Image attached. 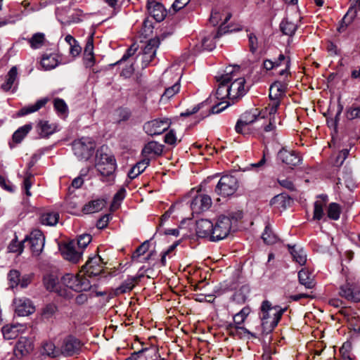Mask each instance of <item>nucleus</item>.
Here are the masks:
<instances>
[{
	"instance_id": "1",
	"label": "nucleus",
	"mask_w": 360,
	"mask_h": 360,
	"mask_svg": "<svg viewBox=\"0 0 360 360\" xmlns=\"http://www.w3.org/2000/svg\"><path fill=\"white\" fill-rule=\"evenodd\" d=\"M287 308H281L280 306H272L268 300L262 302L261 305V328L262 333L271 332L278 325L283 313Z\"/></svg>"
},
{
	"instance_id": "2",
	"label": "nucleus",
	"mask_w": 360,
	"mask_h": 360,
	"mask_svg": "<svg viewBox=\"0 0 360 360\" xmlns=\"http://www.w3.org/2000/svg\"><path fill=\"white\" fill-rule=\"evenodd\" d=\"M95 167L102 176V181H110L114 179V173L116 169V160L115 158L98 150L96 153Z\"/></svg>"
},
{
	"instance_id": "3",
	"label": "nucleus",
	"mask_w": 360,
	"mask_h": 360,
	"mask_svg": "<svg viewBox=\"0 0 360 360\" xmlns=\"http://www.w3.org/2000/svg\"><path fill=\"white\" fill-rule=\"evenodd\" d=\"M231 13L225 11H218L213 10L212 11L210 22L214 26H216L221 23L219 30L217 34V37H219L222 33L233 32V31H240L242 30L240 25H238L236 27H232V26L228 25L225 26L226 23L231 19Z\"/></svg>"
},
{
	"instance_id": "4",
	"label": "nucleus",
	"mask_w": 360,
	"mask_h": 360,
	"mask_svg": "<svg viewBox=\"0 0 360 360\" xmlns=\"http://www.w3.org/2000/svg\"><path fill=\"white\" fill-rule=\"evenodd\" d=\"M96 143L90 137H82L72 143L74 154L82 160H89L94 154Z\"/></svg>"
},
{
	"instance_id": "5",
	"label": "nucleus",
	"mask_w": 360,
	"mask_h": 360,
	"mask_svg": "<svg viewBox=\"0 0 360 360\" xmlns=\"http://www.w3.org/2000/svg\"><path fill=\"white\" fill-rule=\"evenodd\" d=\"M61 283L76 292L87 291L91 288L90 281L79 274H66L61 278Z\"/></svg>"
},
{
	"instance_id": "6",
	"label": "nucleus",
	"mask_w": 360,
	"mask_h": 360,
	"mask_svg": "<svg viewBox=\"0 0 360 360\" xmlns=\"http://www.w3.org/2000/svg\"><path fill=\"white\" fill-rule=\"evenodd\" d=\"M238 66H230L226 68L224 74L221 75L217 78L219 82V86L216 91V96L218 99H222L225 97L229 98V91L228 84L237 76Z\"/></svg>"
},
{
	"instance_id": "7",
	"label": "nucleus",
	"mask_w": 360,
	"mask_h": 360,
	"mask_svg": "<svg viewBox=\"0 0 360 360\" xmlns=\"http://www.w3.org/2000/svg\"><path fill=\"white\" fill-rule=\"evenodd\" d=\"M231 229L230 217L221 215L213 222L212 241L217 242L226 238Z\"/></svg>"
},
{
	"instance_id": "8",
	"label": "nucleus",
	"mask_w": 360,
	"mask_h": 360,
	"mask_svg": "<svg viewBox=\"0 0 360 360\" xmlns=\"http://www.w3.org/2000/svg\"><path fill=\"white\" fill-rule=\"evenodd\" d=\"M240 68L237 70L238 75L228 84L229 99L234 103L238 98L243 97L249 90L246 84V80L243 77L240 76Z\"/></svg>"
},
{
	"instance_id": "9",
	"label": "nucleus",
	"mask_w": 360,
	"mask_h": 360,
	"mask_svg": "<svg viewBox=\"0 0 360 360\" xmlns=\"http://www.w3.org/2000/svg\"><path fill=\"white\" fill-rule=\"evenodd\" d=\"M238 187L237 179L231 175L222 176L215 188V193L222 197L232 195Z\"/></svg>"
},
{
	"instance_id": "10",
	"label": "nucleus",
	"mask_w": 360,
	"mask_h": 360,
	"mask_svg": "<svg viewBox=\"0 0 360 360\" xmlns=\"http://www.w3.org/2000/svg\"><path fill=\"white\" fill-rule=\"evenodd\" d=\"M83 343L72 335L65 337L60 346V354L64 356L77 355L81 352Z\"/></svg>"
},
{
	"instance_id": "11",
	"label": "nucleus",
	"mask_w": 360,
	"mask_h": 360,
	"mask_svg": "<svg viewBox=\"0 0 360 360\" xmlns=\"http://www.w3.org/2000/svg\"><path fill=\"white\" fill-rule=\"evenodd\" d=\"M24 242H28L32 255L39 256L44 247L45 236L41 231L35 229L24 239Z\"/></svg>"
},
{
	"instance_id": "12",
	"label": "nucleus",
	"mask_w": 360,
	"mask_h": 360,
	"mask_svg": "<svg viewBox=\"0 0 360 360\" xmlns=\"http://www.w3.org/2000/svg\"><path fill=\"white\" fill-rule=\"evenodd\" d=\"M339 295L348 301L360 302V286L353 282L347 281L340 286Z\"/></svg>"
},
{
	"instance_id": "13",
	"label": "nucleus",
	"mask_w": 360,
	"mask_h": 360,
	"mask_svg": "<svg viewBox=\"0 0 360 360\" xmlns=\"http://www.w3.org/2000/svg\"><path fill=\"white\" fill-rule=\"evenodd\" d=\"M104 265L105 263L102 258L98 255H96L89 259L82 266V271L89 277L96 276L103 271Z\"/></svg>"
},
{
	"instance_id": "14",
	"label": "nucleus",
	"mask_w": 360,
	"mask_h": 360,
	"mask_svg": "<svg viewBox=\"0 0 360 360\" xmlns=\"http://www.w3.org/2000/svg\"><path fill=\"white\" fill-rule=\"evenodd\" d=\"M170 126V122L168 119L153 120L146 122L143 126L146 133L150 136L161 134L166 131Z\"/></svg>"
},
{
	"instance_id": "15",
	"label": "nucleus",
	"mask_w": 360,
	"mask_h": 360,
	"mask_svg": "<svg viewBox=\"0 0 360 360\" xmlns=\"http://www.w3.org/2000/svg\"><path fill=\"white\" fill-rule=\"evenodd\" d=\"M278 158L284 164L292 168L301 164L302 158L294 150L283 148L278 153Z\"/></svg>"
},
{
	"instance_id": "16",
	"label": "nucleus",
	"mask_w": 360,
	"mask_h": 360,
	"mask_svg": "<svg viewBox=\"0 0 360 360\" xmlns=\"http://www.w3.org/2000/svg\"><path fill=\"white\" fill-rule=\"evenodd\" d=\"M212 201L210 195L199 194L191 202V208L193 212L200 213L207 210L212 205Z\"/></svg>"
},
{
	"instance_id": "17",
	"label": "nucleus",
	"mask_w": 360,
	"mask_h": 360,
	"mask_svg": "<svg viewBox=\"0 0 360 360\" xmlns=\"http://www.w3.org/2000/svg\"><path fill=\"white\" fill-rule=\"evenodd\" d=\"M76 243L74 240L65 244L61 248L64 258L72 263H77L82 259V251L75 249Z\"/></svg>"
},
{
	"instance_id": "18",
	"label": "nucleus",
	"mask_w": 360,
	"mask_h": 360,
	"mask_svg": "<svg viewBox=\"0 0 360 360\" xmlns=\"http://www.w3.org/2000/svg\"><path fill=\"white\" fill-rule=\"evenodd\" d=\"M213 222L210 220L201 219L196 221L195 233L198 238H208L212 241Z\"/></svg>"
},
{
	"instance_id": "19",
	"label": "nucleus",
	"mask_w": 360,
	"mask_h": 360,
	"mask_svg": "<svg viewBox=\"0 0 360 360\" xmlns=\"http://www.w3.org/2000/svg\"><path fill=\"white\" fill-rule=\"evenodd\" d=\"M15 311L19 316H25L34 311V307L30 300L27 298H19L15 300Z\"/></svg>"
},
{
	"instance_id": "20",
	"label": "nucleus",
	"mask_w": 360,
	"mask_h": 360,
	"mask_svg": "<svg viewBox=\"0 0 360 360\" xmlns=\"http://www.w3.org/2000/svg\"><path fill=\"white\" fill-rule=\"evenodd\" d=\"M226 331L229 335L232 337H237L238 338H243L246 335H248L252 338H257L255 333H252L246 328L240 326V325H236V323L228 324L226 326Z\"/></svg>"
},
{
	"instance_id": "21",
	"label": "nucleus",
	"mask_w": 360,
	"mask_h": 360,
	"mask_svg": "<svg viewBox=\"0 0 360 360\" xmlns=\"http://www.w3.org/2000/svg\"><path fill=\"white\" fill-rule=\"evenodd\" d=\"M148 14L157 22H162L167 15V10L161 2L146 4Z\"/></svg>"
},
{
	"instance_id": "22",
	"label": "nucleus",
	"mask_w": 360,
	"mask_h": 360,
	"mask_svg": "<svg viewBox=\"0 0 360 360\" xmlns=\"http://www.w3.org/2000/svg\"><path fill=\"white\" fill-rule=\"evenodd\" d=\"M259 116L257 110L254 112H245L243 113L240 120H238L235 129L237 133L242 134L243 128L255 122Z\"/></svg>"
},
{
	"instance_id": "23",
	"label": "nucleus",
	"mask_w": 360,
	"mask_h": 360,
	"mask_svg": "<svg viewBox=\"0 0 360 360\" xmlns=\"http://www.w3.org/2000/svg\"><path fill=\"white\" fill-rule=\"evenodd\" d=\"M288 84L285 82L276 81L269 88L270 99L279 100L285 96Z\"/></svg>"
},
{
	"instance_id": "24",
	"label": "nucleus",
	"mask_w": 360,
	"mask_h": 360,
	"mask_svg": "<svg viewBox=\"0 0 360 360\" xmlns=\"http://www.w3.org/2000/svg\"><path fill=\"white\" fill-rule=\"evenodd\" d=\"M34 348L32 341L25 337H21L15 347V354L17 356H25L32 351Z\"/></svg>"
},
{
	"instance_id": "25",
	"label": "nucleus",
	"mask_w": 360,
	"mask_h": 360,
	"mask_svg": "<svg viewBox=\"0 0 360 360\" xmlns=\"http://www.w3.org/2000/svg\"><path fill=\"white\" fill-rule=\"evenodd\" d=\"M162 151L163 145L156 141H150L145 145L142 149L141 154L143 155V158H148L150 159L153 156L160 155L162 153Z\"/></svg>"
},
{
	"instance_id": "26",
	"label": "nucleus",
	"mask_w": 360,
	"mask_h": 360,
	"mask_svg": "<svg viewBox=\"0 0 360 360\" xmlns=\"http://www.w3.org/2000/svg\"><path fill=\"white\" fill-rule=\"evenodd\" d=\"M84 62L87 68L92 67L95 63L93 34L89 36L87 38L84 51Z\"/></svg>"
},
{
	"instance_id": "27",
	"label": "nucleus",
	"mask_w": 360,
	"mask_h": 360,
	"mask_svg": "<svg viewBox=\"0 0 360 360\" xmlns=\"http://www.w3.org/2000/svg\"><path fill=\"white\" fill-rule=\"evenodd\" d=\"M150 247V242L149 240H146L141 245H140L136 250L132 254L131 258L134 261H137L139 262H145L148 261L151 257L153 255L154 252H150L147 257H145L143 258H141V256H143L145 253H146Z\"/></svg>"
},
{
	"instance_id": "28",
	"label": "nucleus",
	"mask_w": 360,
	"mask_h": 360,
	"mask_svg": "<svg viewBox=\"0 0 360 360\" xmlns=\"http://www.w3.org/2000/svg\"><path fill=\"white\" fill-rule=\"evenodd\" d=\"M105 205L106 202L103 199L94 200L84 205L82 212L86 214L98 212L102 210Z\"/></svg>"
},
{
	"instance_id": "29",
	"label": "nucleus",
	"mask_w": 360,
	"mask_h": 360,
	"mask_svg": "<svg viewBox=\"0 0 360 360\" xmlns=\"http://www.w3.org/2000/svg\"><path fill=\"white\" fill-rule=\"evenodd\" d=\"M59 64L58 56L56 53H44L41 59V65L45 70H50Z\"/></svg>"
},
{
	"instance_id": "30",
	"label": "nucleus",
	"mask_w": 360,
	"mask_h": 360,
	"mask_svg": "<svg viewBox=\"0 0 360 360\" xmlns=\"http://www.w3.org/2000/svg\"><path fill=\"white\" fill-rule=\"evenodd\" d=\"M60 215L57 212H44L39 216V222L44 226H55L59 220Z\"/></svg>"
},
{
	"instance_id": "31",
	"label": "nucleus",
	"mask_w": 360,
	"mask_h": 360,
	"mask_svg": "<svg viewBox=\"0 0 360 360\" xmlns=\"http://www.w3.org/2000/svg\"><path fill=\"white\" fill-rule=\"evenodd\" d=\"M48 98H44L38 100L35 103L25 106L22 108H21L18 112V116H25L28 114H31L33 112H35L38 111L39 109L43 108L48 102Z\"/></svg>"
},
{
	"instance_id": "32",
	"label": "nucleus",
	"mask_w": 360,
	"mask_h": 360,
	"mask_svg": "<svg viewBox=\"0 0 360 360\" xmlns=\"http://www.w3.org/2000/svg\"><path fill=\"white\" fill-rule=\"evenodd\" d=\"M298 279L300 283L304 285L306 288L311 289L315 285V281L311 273L306 269H302L298 272Z\"/></svg>"
},
{
	"instance_id": "33",
	"label": "nucleus",
	"mask_w": 360,
	"mask_h": 360,
	"mask_svg": "<svg viewBox=\"0 0 360 360\" xmlns=\"http://www.w3.org/2000/svg\"><path fill=\"white\" fill-rule=\"evenodd\" d=\"M150 164V158H144L138 162L128 172V176L131 179L137 177L140 174L144 172Z\"/></svg>"
},
{
	"instance_id": "34",
	"label": "nucleus",
	"mask_w": 360,
	"mask_h": 360,
	"mask_svg": "<svg viewBox=\"0 0 360 360\" xmlns=\"http://www.w3.org/2000/svg\"><path fill=\"white\" fill-rule=\"evenodd\" d=\"M319 200L314 202V219L320 220L324 215L323 207L326 206L328 197L327 195H320Z\"/></svg>"
},
{
	"instance_id": "35",
	"label": "nucleus",
	"mask_w": 360,
	"mask_h": 360,
	"mask_svg": "<svg viewBox=\"0 0 360 360\" xmlns=\"http://www.w3.org/2000/svg\"><path fill=\"white\" fill-rule=\"evenodd\" d=\"M290 252L293 260L300 265H304L307 262V255L304 250L301 248L290 246L288 245Z\"/></svg>"
},
{
	"instance_id": "36",
	"label": "nucleus",
	"mask_w": 360,
	"mask_h": 360,
	"mask_svg": "<svg viewBox=\"0 0 360 360\" xmlns=\"http://www.w3.org/2000/svg\"><path fill=\"white\" fill-rule=\"evenodd\" d=\"M37 128L39 134L43 137L49 136L56 131V126L44 120L39 121Z\"/></svg>"
},
{
	"instance_id": "37",
	"label": "nucleus",
	"mask_w": 360,
	"mask_h": 360,
	"mask_svg": "<svg viewBox=\"0 0 360 360\" xmlns=\"http://www.w3.org/2000/svg\"><path fill=\"white\" fill-rule=\"evenodd\" d=\"M17 75V68L15 66L12 67L6 77L5 82L1 84V89L5 91H9L15 81Z\"/></svg>"
},
{
	"instance_id": "38",
	"label": "nucleus",
	"mask_w": 360,
	"mask_h": 360,
	"mask_svg": "<svg viewBox=\"0 0 360 360\" xmlns=\"http://www.w3.org/2000/svg\"><path fill=\"white\" fill-rule=\"evenodd\" d=\"M180 90L179 79L174 83V85L167 88L164 94L160 98V102L166 103L174 95H176Z\"/></svg>"
},
{
	"instance_id": "39",
	"label": "nucleus",
	"mask_w": 360,
	"mask_h": 360,
	"mask_svg": "<svg viewBox=\"0 0 360 360\" xmlns=\"http://www.w3.org/2000/svg\"><path fill=\"white\" fill-rule=\"evenodd\" d=\"M32 129V124H27L17 129L13 134V140L15 143H19Z\"/></svg>"
},
{
	"instance_id": "40",
	"label": "nucleus",
	"mask_w": 360,
	"mask_h": 360,
	"mask_svg": "<svg viewBox=\"0 0 360 360\" xmlns=\"http://www.w3.org/2000/svg\"><path fill=\"white\" fill-rule=\"evenodd\" d=\"M45 41V35L43 33L37 32L32 35L31 38L28 39L31 48L34 49L41 48Z\"/></svg>"
},
{
	"instance_id": "41",
	"label": "nucleus",
	"mask_w": 360,
	"mask_h": 360,
	"mask_svg": "<svg viewBox=\"0 0 360 360\" xmlns=\"http://www.w3.org/2000/svg\"><path fill=\"white\" fill-rule=\"evenodd\" d=\"M160 44L159 38L155 37L148 40L145 47L143 48V53L145 54L156 55V51Z\"/></svg>"
},
{
	"instance_id": "42",
	"label": "nucleus",
	"mask_w": 360,
	"mask_h": 360,
	"mask_svg": "<svg viewBox=\"0 0 360 360\" xmlns=\"http://www.w3.org/2000/svg\"><path fill=\"white\" fill-rule=\"evenodd\" d=\"M2 333L5 339L13 340L18 336V326L6 325L2 328Z\"/></svg>"
},
{
	"instance_id": "43",
	"label": "nucleus",
	"mask_w": 360,
	"mask_h": 360,
	"mask_svg": "<svg viewBox=\"0 0 360 360\" xmlns=\"http://www.w3.org/2000/svg\"><path fill=\"white\" fill-rule=\"evenodd\" d=\"M134 279L131 276L127 278L118 288H116L117 294H124L131 291L136 285Z\"/></svg>"
},
{
	"instance_id": "44",
	"label": "nucleus",
	"mask_w": 360,
	"mask_h": 360,
	"mask_svg": "<svg viewBox=\"0 0 360 360\" xmlns=\"http://www.w3.org/2000/svg\"><path fill=\"white\" fill-rule=\"evenodd\" d=\"M44 283L46 288L49 291L58 290V281L56 276L52 274L46 275L44 277Z\"/></svg>"
},
{
	"instance_id": "45",
	"label": "nucleus",
	"mask_w": 360,
	"mask_h": 360,
	"mask_svg": "<svg viewBox=\"0 0 360 360\" xmlns=\"http://www.w3.org/2000/svg\"><path fill=\"white\" fill-rule=\"evenodd\" d=\"M280 29L284 34L292 36L297 30V25L294 22L285 19L281 22Z\"/></svg>"
},
{
	"instance_id": "46",
	"label": "nucleus",
	"mask_w": 360,
	"mask_h": 360,
	"mask_svg": "<svg viewBox=\"0 0 360 360\" xmlns=\"http://www.w3.org/2000/svg\"><path fill=\"white\" fill-rule=\"evenodd\" d=\"M53 106L60 116H67L68 108L64 100L59 98H55L53 100Z\"/></svg>"
},
{
	"instance_id": "47",
	"label": "nucleus",
	"mask_w": 360,
	"mask_h": 360,
	"mask_svg": "<svg viewBox=\"0 0 360 360\" xmlns=\"http://www.w3.org/2000/svg\"><path fill=\"white\" fill-rule=\"evenodd\" d=\"M43 353L51 357H57L60 354V349H57L54 343L46 342L43 345Z\"/></svg>"
},
{
	"instance_id": "48",
	"label": "nucleus",
	"mask_w": 360,
	"mask_h": 360,
	"mask_svg": "<svg viewBox=\"0 0 360 360\" xmlns=\"http://www.w3.org/2000/svg\"><path fill=\"white\" fill-rule=\"evenodd\" d=\"M346 117L349 120L360 119V104L353 103L346 110Z\"/></svg>"
},
{
	"instance_id": "49",
	"label": "nucleus",
	"mask_w": 360,
	"mask_h": 360,
	"mask_svg": "<svg viewBox=\"0 0 360 360\" xmlns=\"http://www.w3.org/2000/svg\"><path fill=\"white\" fill-rule=\"evenodd\" d=\"M341 213L340 206L335 202H332L328 205L327 210L328 217L332 220H338Z\"/></svg>"
},
{
	"instance_id": "50",
	"label": "nucleus",
	"mask_w": 360,
	"mask_h": 360,
	"mask_svg": "<svg viewBox=\"0 0 360 360\" xmlns=\"http://www.w3.org/2000/svg\"><path fill=\"white\" fill-rule=\"evenodd\" d=\"M250 311L251 309L249 307H244L239 312L233 316V323H236V325H241L243 323Z\"/></svg>"
},
{
	"instance_id": "51",
	"label": "nucleus",
	"mask_w": 360,
	"mask_h": 360,
	"mask_svg": "<svg viewBox=\"0 0 360 360\" xmlns=\"http://www.w3.org/2000/svg\"><path fill=\"white\" fill-rule=\"evenodd\" d=\"M264 242L266 244H274L277 241V236L272 232L269 225L266 226L262 236Z\"/></svg>"
},
{
	"instance_id": "52",
	"label": "nucleus",
	"mask_w": 360,
	"mask_h": 360,
	"mask_svg": "<svg viewBox=\"0 0 360 360\" xmlns=\"http://www.w3.org/2000/svg\"><path fill=\"white\" fill-rule=\"evenodd\" d=\"M24 240L22 242H18L17 240V237L11 240L10 244L8 246V252H18V255H20L24 248Z\"/></svg>"
},
{
	"instance_id": "53",
	"label": "nucleus",
	"mask_w": 360,
	"mask_h": 360,
	"mask_svg": "<svg viewBox=\"0 0 360 360\" xmlns=\"http://www.w3.org/2000/svg\"><path fill=\"white\" fill-rule=\"evenodd\" d=\"M20 274L17 270H11L8 274L10 287L13 288L19 285Z\"/></svg>"
},
{
	"instance_id": "54",
	"label": "nucleus",
	"mask_w": 360,
	"mask_h": 360,
	"mask_svg": "<svg viewBox=\"0 0 360 360\" xmlns=\"http://www.w3.org/2000/svg\"><path fill=\"white\" fill-rule=\"evenodd\" d=\"M271 102L269 105L265 108V111L269 114V117H275V115L277 112L278 108L281 104V101L279 100H274L270 99Z\"/></svg>"
},
{
	"instance_id": "55",
	"label": "nucleus",
	"mask_w": 360,
	"mask_h": 360,
	"mask_svg": "<svg viewBox=\"0 0 360 360\" xmlns=\"http://www.w3.org/2000/svg\"><path fill=\"white\" fill-rule=\"evenodd\" d=\"M92 237L90 234H82L78 236L77 243H75L79 249L82 250L86 248V246L91 243Z\"/></svg>"
},
{
	"instance_id": "56",
	"label": "nucleus",
	"mask_w": 360,
	"mask_h": 360,
	"mask_svg": "<svg viewBox=\"0 0 360 360\" xmlns=\"http://www.w3.org/2000/svg\"><path fill=\"white\" fill-rule=\"evenodd\" d=\"M57 311V307L53 304H48L43 309L41 316L44 319L51 318Z\"/></svg>"
},
{
	"instance_id": "57",
	"label": "nucleus",
	"mask_w": 360,
	"mask_h": 360,
	"mask_svg": "<svg viewBox=\"0 0 360 360\" xmlns=\"http://www.w3.org/2000/svg\"><path fill=\"white\" fill-rule=\"evenodd\" d=\"M350 12L351 11L349 9L342 18L339 27L337 29L339 32H343L345 31L347 27L351 23L353 18L355 16L354 13L350 18H349Z\"/></svg>"
},
{
	"instance_id": "58",
	"label": "nucleus",
	"mask_w": 360,
	"mask_h": 360,
	"mask_svg": "<svg viewBox=\"0 0 360 360\" xmlns=\"http://www.w3.org/2000/svg\"><path fill=\"white\" fill-rule=\"evenodd\" d=\"M34 181V176L31 173H27L23 180V188L25 191V193L27 196H30V188Z\"/></svg>"
},
{
	"instance_id": "59",
	"label": "nucleus",
	"mask_w": 360,
	"mask_h": 360,
	"mask_svg": "<svg viewBox=\"0 0 360 360\" xmlns=\"http://www.w3.org/2000/svg\"><path fill=\"white\" fill-rule=\"evenodd\" d=\"M117 122L120 124L122 122L127 121L131 117V112L129 110L127 109H119L117 111Z\"/></svg>"
},
{
	"instance_id": "60",
	"label": "nucleus",
	"mask_w": 360,
	"mask_h": 360,
	"mask_svg": "<svg viewBox=\"0 0 360 360\" xmlns=\"http://www.w3.org/2000/svg\"><path fill=\"white\" fill-rule=\"evenodd\" d=\"M348 155H349V150L343 149V150H340V153H338V155H337V157L333 162V165L336 167L341 166L343 164L345 159L347 158V157L348 156Z\"/></svg>"
},
{
	"instance_id": "61",
	"label": "nucleus",
	"mask_w": 360,
	"mask_h": 360,
	"mask_svg": "<svg viewBox=\"0 0 360 360\" xmlns=\"http://www.w3.org/2000/svg\"><path fill=\"white\" fill-rule=\"evenodd\" d=\"M249 47L250 51L254 53L256 52L258 48V41L257 37L253 34L250 33L248 34Z\"/></svg>"
},
{
	"instance_id": "62",
	"label": "nucleus",
	"mask_w": 360,
	"mask_h": 360,
	"mask_svg": "<svg viewBox=\"0 0 360 360\" xmlns=\"http://www.w3.org/2000/svg\"><path fill=\"white\" fill-rule=\"evenodd\" d=\"M164 141L167 144L175 146L176 144L177 139L174 131L170 130L168 133H167L165 136Z\"/></svg>"
},
{
	"instance_id": "63",
	"label": "nucleus",
	"mask_w": 360,
	"mask_h": 360,
	"mask_svg": "<svg viewBox=\"0 0 360 360\" xmlns=\"http://www.w3.org/2000/svg\"><path fill=\"white\" fill-rule=\"evenodd\" d=\"M82 13L81 11H77L70 16V19L65 24L78 23L82 21Z\"/></svg>"
},
{
	"instance_id": "64",
	"label": "nucleus",
	"mask_w": 360,
	"mask_h": 360,
	"mask_svg": "<svg viewBox=\"0 0 360 360\" xmlns=\"http://www.w3.org/2000/svg\"><path fill=\"white\" fill-rule=\"evenodd\" d=\"M70 46V53L74 58L78 56L80 54V53L82 51V48L79 46L77 41H76V42H74L73 44H72L71 46Z\"/></svg>"
}]
</instances>
